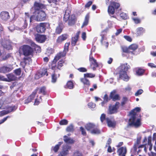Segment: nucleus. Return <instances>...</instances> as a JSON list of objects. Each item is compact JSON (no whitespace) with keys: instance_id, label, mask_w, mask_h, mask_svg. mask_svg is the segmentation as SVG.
Instances as JSON below:
<instances>
[{"instance_id":"f257e3e1","label":"nucleus","mask_w":156,"mask_h":156,"mask_svg":"<svg viewBox=\"0 0 156 156\" xmlns=\"http://www.w3.org/2000/svg\"><path fill=\"white\" fill-rule=\"evenodd\" d=\"M30 43V46L24 44L20 48L19 52L20 54L25 56H31L33 57L34 51H36V53L41 52V48L40 46L32 41Z\"/></svg>"},{"instance_id":"f03ea898","label":"nucleus","mask_w":156,"mask_h":156,"mask_svg":"<svg viewBox=\"0 0 156 156\" xmlns=\"http://www.w3.org/2000/svg\"><path fill=\"white\" fill-rule=\"evenodd\" d=\"M71 12L68 9V8L66 9L65 14L63 18V21L65 22L68 21V24L70 26H72L74 25L76 21V19L75 15L72 14L70 15Z\"/></svg>"},{"instance_id":"7ed1b4c3","label":"nucleus","mask_w":156,"mask_h":156,"mask_svg":"<svg viewBox=\"0 0 156 156\" xmlns=\"http://www.w3.org/2000/svg\"><path fill=\"white\" fill-rule=\"evenodd\" d=\"M120 6L119 3L113 0L110 1V5L108 7V12L111 17L116 18L115 16H113L115 12V10L119 9Z\"/></svg>"},{"instance_id":"20e7f679","label":"nucleus","mask_w":156,"mask_h":156,"mask_svg":"<svg viewBox=\"0 0 156 156\" xmlns=\"http://www.w3.org/2000/svg\"><path fill=\"white\" fill-rule=\"evenodd\" d=\"M131 117L129 119L128 124V127L129 126H134L137 128L141 125L140 119H137L136 115L130 114Z\"/></svg>"},{"instance_id":"39448f33","label":"nucleus","mask_w":156,"mask_h":156,"mask_svg":"<svg viewBox=\"0 0 156 156\" xmlns=\"http://www.w3.org/2000/svg\"><path fill=\"white\" fill-rule=\"evenodd\" d=\"M50 24L48 23H41L37 26L36 28L37 31L38 33H43L46 30V27H49Z\"/></svg>"},{"instance_id":"423d86ee","label":"nucleus","mask_w":156,"mask_h":156,"mask_svg":"<svg viewBox=\"0 0 156 156\" xmlns=\"http://www.w3.org/2000/svg\"><path fill=\"white\" fill-rule=\"evenodd\" d=\"M120 103L119 102H116L114 105H110L108 108L109 113L110 114L117 113L118 112Z\"/></svg>"},{"instance_id":"0eeeda50","label":"nucleus","mask_w":156,"mask_h":156,"mask_svg":"<svg viewBox=\"0 0 156 156\" xmlns=\"http://www.w3.org/2000/svg\"><path fill=\"white\" fill-rule=\"evenodd\" d=\"M36 13L37 14L36 17V19L37 21H43L46 19V14L44 11L40 10Z\"/></svg>"},{"instance_id":"6e6552de","label":"nucleus","mask_w":156,"mask_h":156,"mask_svg":"<svg viewBox=\"0 0 156 156\" xmlns=\"http://www.w3.org/2000/svg\"><path fill=\"white\" fill-rule=\"evenodd\" d=\"M34 12L36 13L39 11L41 10L42 9H45L46 8V5L42 3L35 2L34 5Z\"/></svg>"},{"instance_id":"1a4fd4ad","label":"nucleus","mask_w":156,"mask_h":156,"mask_svg":"<svg viewBox=\"0 0 156 156\" xmlns=\"http://www.w3.org/2000/svg\"><path fill=\"white\" fill-rule=\"evenodd\" d=\"M35 40L37 42L42 43L44 42L47 39L46 36L45 35L36 34L34 35Z\"/></svg>"},{"instance_id":"9d476101","label":"nucleus","mask_w":156,"mask_h":156,"mask_svg":"<svg viewBox=\"0 0 156 156\" xmlns=\"http://www.w3.org/2000/svg\"><path fill=\"white\" fill-rule=\"evenodd\" d=\"M89 61L90 63V66L93 70L96 69V68L99 66L98 63L96 60L93 57H90Z\"/></svg>"},{"instance_id":"9b49d317","label":"nucleus","mask_w":156,"mask_h":156,"mask_svg":"<svg viewBox=\"0 0 156 156\" xmlns=\"http://www.w3.org/2000/svg\"><path fill=\"white\" fill-rule=\"evenodd\" d=\"M64 28V26L63 23L60 22L58 23V25L56 27L55 34L56 35H59L62 32Z\"/></svg>"},{"instance_id":"f8f14e48","label":"nucleus","mask_w":156,"mask_h":156,"mask_svg":"<svg viewBox=\"0 0 156 156\" xmlns=\"http://www.w3.org/2000/svg\"><path fill=\"white\" fill-rule=\"evenodd\" d=\"M69 35L66 34H63L59 36L56 40L57 44H60L62 42L66 40L68 37Z\"/></svg>"},{"instance_id":"ddd939ff","label":"nucleus","mask_w":156,"mask_h":156,"mask_svg":"<svg viewBox=\"0 0 156 156\" xmlns=\"http://www.w3.org/2000/svg\"><path fill=\"white\" fill-rule=\"evenodd\" d=\"M119 74L120 78L126 81L129 80V77L127 75L126 72L123 71L122 70H120Z\"/></svg>"},{"instance_id":"4468645a","label":"nucleus","mask_w":156,"mask_h":156,"mask_svg":"<svg viewBox=\"0 0 156 156\" xmlns=\"http://www.w3.org/2000/svg\"><path fill=\"white\" fill-rule=\"evenodd\" d=\"M117 152L119 156H126L127 153V148L126 147H122L118 149Z\"/></svg>"},{"instance_id":"2eb2a0df","label":"nucleus","mask_w":156,"mask_h":156,"mask_svg":"<svg viewBox=\"0 0 156 156\" xmlns=\"http://www.w3.org/2000/svg\"><path fill=\"white\" fill-rule=\"evenodd\" d=\"M116 93V90H114L110 93L109 95L110 98L112 99L114 101L119 100L120 99V97L118 94H115Z\"/></svg>"},{"instance_id":"dca6fc26","label":"nucleus","mask_w":156,"mask_h":156,"mask_svg":"<svg viewBox=\"0 0 156 156\" xmlns=\"http://www.w3.org/2000/svg\"><path fill=\"white\" fill-rule=\"evenodd\" d=\"M38 74H39V75L38 76H40V77H41L43 76H44L46 75V76H48V72L47 71V69L45 68H43L42 69H41L40 70L38 73V74H36L35 75V77L36 79H38L40 77H37Z\"/></svg>"},{"instance_id":"f3484780","label":"nucleus","mask_w":156,"mask_h":156,"mask_svg":"<svg viewBox=\"0 0 156 156\" xmlns=\"http://www.w3.org/2000/svg\"><path fill=\"white\" fill-rule=\"evenodd\" d=\"M71 149V147L66 146L65 147L63 148L62 150L58 154V156H66L69 154V150Z\"/></svg>"},{"instance_id":"a211bd4d","label":"nucleus","mask_w":156,"mask_h":156,"mask_svg":"<svg viewBox=\"0 0 156 156\" xmlns=\"http://www.w3.org/2000/svg\"><path fill=\"white\" fill-rule=\"evenodd\" d=\"M80 33V31H78L75 37L72 38L71 44L72 46H74L76 45V42L78 41Z\"/></svg>"},{"instance_id":"6ab92c4d","label":"nucleus","mask_w":156,"mask_h":156,"mask_svg":"<svg viewBox=\"0 0 156 156\" xmlns=\"http://www.w3.org/2000/svg\"><path fill=\"white\" fill-rule=\"evenodd\" d=\"M106 120L108 126L109 127L114 128L116 125V122L115 121H112L108 118H106Z\"/></svg>"},{"instance_id":"aec40b11","label":"nucleus","mask_w":156,"mask_h":156,"mask_svg":"<svg viewBox=\"0 0 156 156\" xmlns=\"http://www.w3.org/2000/svg\"><path fill=\"white\" fill-rule=\"evenodd\" d=\"M9 13L7 12H2L0 14V17L2 20H6L10 18Z\"/></svg>"},{"instance_id":"412c9836","label":"nucleus","mask_w":156,"mask_h":156,"mask_svg":"<svg viewBox=\"0 0 156 156\" xmlns=\"http://www.w3.org/2000/svg\"><path fill=\"white\" fill-rule=\"evenodd\" d=\"M65 55V52H60L55 55L53 61L54 62H57L61 58L64 57Z\"/></svg>"},{"instance_id":"4be33fe9","label":"nucleus","mask_w":156,"mask_h":156,"mask_svg":"<svg viewBox=\"0 0 156 156\" xmlns=\"http://www.w3.org/2000/svg\"><path fill=\"white\" fill-rule=\"evenodd\" d=\"M57 72L53 71V73L51 75V82L53 83H55L56 82L58 78L60 76L59 73L56 74Z\"/></svg>"},{"instance_id":"5701e85b","label":"nucleus","mask_w":156,"mask_h":156,"mask_svg":"<svg viewBox=\"0 0 156 156\" xmlns=\"http://www.w3.org/2000/svg\"><path fill=\"white\" fill-rule=\"evenodd\" d=\"M7 77V82H10L15 80L17 78L12 73H9L6 75Z\"/></svg>"},{"instance_id":"b1692460","label":"nucleus","mask_w":156,"mask_h":156,"mask_svg":"<svg viewBox=\"0 0 156 156\" xmlns=\"http://www.w3.org/2000/svg\"><path fill=\"white\" fill-rule=\"evenodd\" d=\"M140 138H137L136 142L134 144L133 148L132 149L134 152L137 151L138 146L140 143Z\"/></svg>"},{"instance_id":"393cba45","label":"nucleus","mask_w":156,"mask_h":156,"mask_svg":"<svg viewBox=\"0 0 156 156\" xmlns=\"http://www.w3.org/2000/svg\"><path fill=\"white\" fill-rule=\"evenodd\" d=\"M12 69L9 67L3 66L0 68V72L1 73H5L10 71Z\"/></svg>"},{"instance_id":"a878e982","label":"nucleus","mask_w":156,"mask_h":156,"mask_svg":"<svg viewBox=\"0 0 156 156\" xmlns=\"http://www.w3.org/2000/svg\"><path fill=\"white\" fill-rule=\"evenodd\" d=\"M96 125L91 123H89L87 124L85 126V127L87 131L92 130L94 128Z\"/></svg>"},{"instance_id":"bb28decb","label":"nucleus","mask_w":156,"mask_h":156,"mask_svg":"<svg viewBox=\"0 0 156 156\" xmlns=\"http://www.w3.org/2000/svg\"><path fill=\"white\" fill-rule=\"evenodd\" d=\"M129 47L130 52L133 54V52L137 49L138 48V45L136 44H133L129 45Z\"/></svg>"},{"instance_id":"cd10ccee","label":"nucleus","mask_w":156,"mask_h":156,"mask_svg":"<svg viewBox=\"0 0 156 156\" xmlns=\"http://www.w3.org/2000/svg\"><path fill=\"white\" fill-rule=\"evenodd\" d=\"M74 87V86L73 81L72 80H69L67 82L65 87L66 88L71 89H73Z\"/></svg>"},{"instance_id":"c85d7f7f","label":"nucleus","mask_w":156,"mask_h":156,"mask_svg":"<svg viewBox=\"0 0 156 156\" xmlns=\"http://www.w3.org/2000/svg\"><path fill=\"white\" fill-rule=\"evenodd\" d=\"M89 19V16L88 14L86 15L85 17L84 21L81 26V28L87 26L88 24Z\"/></svg>"},{"instance_id":"c756f323","label":"nucleus","mask_w":156,"mask_h":156,"mask_svg":"<svg viewBox=\"0 0 156 156\" xmlns=\"http://www.w3.org/2000/svg\"><path fill=\"white\" fill-rule=\"evenodd\" d=\"M32 62L31 57H24L23 58V61L21 62L22 63H24V66L27 64L29 65L30 62Z\"/></svg>"},{"instance_id":"7c9ffc66","label":"nucleus","mask_w":156,"mask_h":156,"mask_svg":"<svg viewBox=\"0 0 156 156\" xmlns=\"http://www.w3.org/2000/svg\"><path fill=\"white\" fill-rule=\"evenodd\" d=\"M120 67V70H122L123 71L127 72L128 69H130V67L129 65H128L127 63H126L121 65Z\"/></svg>"},{"instance_id":"2f4dec72","label":"nucleus","mask_w":156,"mask_h":156,"mask_svg":"<svg viewBox=\"0 0 156 156\" xmlns=\"http://www.w3.org/2000/svg\"><path fill=\"white\" fill-rule=\"evenodd\" d=\"M145 32L144 29L142 27L138 28L136 29V34L137 36L142 35Z\"/></svg>"},{"instance_id":"473e14b6","label":"nucleus","mask_w":156,"mask_h":156,"mask_svg":"<svg viewBox=\"0 0 156 156\" xmlns=\"http://www.w3.org/2000/svg\"><path fill=\"white\" fill-rule=\"evenodd\" d=\"M65 63V61L63 59L60 60L58 62L57 65V69L59 70H61V68L63 66Z\"/></svg>"},{"instance_id":"72a5a7b5","label":"nucleus","mask_w":156,"mask_h":156,"mask_svg":"<svg viewBox=\"0 0 156 156\" xmlns=\"http://www.w3.org/2000/svg\"><path fill=\"white\" fill-rule=\"evenodd\" d=\"M80 81L84 85L89 86L90 85V83L89 80L86 78H82L80 79Z\"/></svg>"},{"instance_id":"f704fd0d","label":"nucleus","mask_w":156,"mask_h":156,"mask_svg":"<svg viewBox=\"0 0 156 156\" xmlns=\"http://www.w3.org/2000/svg\"><path fill=\"white\" fill-rule=\"evenodd\" d=\"M91 133L92 134H98L101 133V131L98 127L96 126L91 131Z\"/></svg>"},{"instance_id":"c9c22d12","label":"nucleus","mask_w":156,"mask_h":156,"mask_svg":"<svg viewBox=\"0 0 156 156\" xmlns=\"http://www.w3.org/2000/svg\"><path fill=\"white\" fill-rule=\"evenodd\" d=\"M63 140L66 143L73 144L74 143V141L73 139H71L70 138H69L66 136H64Z\"/></svg>"},{"instance_id":"e433bc0d","label":"nucleus","mask_w":156,"mask_h":156,"mask_svg":"<svg viewBox=\"0 0 156 156\" xmlns=\"http://www.w3.org/2000/svg\"><path fill=\"white\" fill-rule=\"evenodd\" d=\"M137 69L136 70V74L139 76L142 75L145 72V70L144 69L138 68H137Z\"/></svg>"},{"instance_id":"4c0bfd02","label":"nucleus","mask_w":156,"mask_h":156,"mask_svg":"<svg viewBox=\"0 0 156 156\" xmlns=\"http://www.w3.org/2000/svg\"><path fill=\"white\" fill-rule=\"evenodd\" d=\"M141 108L140 107H136L132 110L130 113V114L136 115L137 112H140V111Z\"/></svg>"},{"instance_id":"58836bf2","label":"nucleus","mask_w":156,"mask_h":156,"mask_svg":"<svg viewBox=\"0 0 156 156\" xmlns=\"http://www.w3.org/2000/svg\"><path fill=\"white\" fill-rule=\"evenodd\" d=\"M63 142H59L58 143V144L55 145L53 148V151L55 153L58 152V150L59 149V147L61 145L63 144Z\"/></svg>"},{"instance_id":"ea45409f","label":"nucleus","mask_w":156,"mask_h":156,"mask_svg":"<svg viewBox=\"0 0 156 156\" xmlns=\"http://www.w3.org/2000/svg\"><path fill=\"white\" fill-rule=\"evenodd\" d=\"M39 91L38 93L39 94H42L44 95H45L46 94L47 92L46 90V87L45 86H43L39 88L38 90Z\"/></svg>"},{"instance_id":"a19ab883","label":"nucleus","mask_w":156,"mask_h":156,"mask_svg":"<svg viewBox=\"0 0 156 156\" xmlns=\"http://www.w3.org/2000/svg\"><path fill=\"white\" fill-rule=\"evenodd\" d=\"M56 62H54V61H53L51 63L49 66L50 68L53 70H54V71L57 72L58 69H57V66L56 64Z\"/></svg>"},{"instance_id":"79ce46f5","label":"nucleus","mask_w":156,"mask_h":156,"mask_svg":"<svg viewBox=\"0 0 156 156\" xmlns=\"http://www.w3.org/2000/svg\"><path fill=\"white\" fill-rule=\"evenodd\" d=\"M39 89V88L38 87H37L33 92L29 96V97L30 98V99H31L32 101L34 98Z\"/></svg>"},{"instance_id":"37998d69","label":"nucleus","mask_w":156,"mask_h":156,"mask_svg":"<svg viewBox=\"0 0 156 156\" xmlns=\"http://www.w3.org/2000/svg\"><path fill=\"white\" fill-rule=\"evenodd\" d=\"M70 44V43L66 42L65 44L64 48V50L62 52H64L65 53V55H66V53L68 51L69 46Z\"/></svg>"},{"instance_id":"c03bdc74","label":"nucleus","mask_w":156,"mask_h":156,"mask_svg":"<svg viewBox=\"0 0 156 156\" xmlns=\"http://www.w3.org/2000/svg\"><path fill=\"white\" fill-rule=\"evenodd\" d=\"M95 76V74L90 73H87L84 74V78H94Z\"/></svg>"},{"instance_id":"a18cd8bd","label":"nucleus","mask_w":156,"mask_h":156,"mask_svg":"<svg viewBox=\"0 0 156 156\" xmlns=\"http://www.w3.org/2000/svg\"><path fill=\"white\" fill-rule=\"evenodd\" d=\"M128 98L126 97H123L122 99V101L121 102V105L123 106L128 101Z\"/></svg>"},{"instance_id":"49530a36","label":"nucleus","mask_w":156,"mask_h":156,"mask_svg":"<svg viewBox=\"0 0 156 156\" xmlns=\"http://www.w3.org/2000/svg\"><path fill=\"white\" fill-rule=\"evenodd\" d=\"M16 108L15 106H9L7 108V111L8 112V113L13 111H14L16 110Z\"/></svg>"},{"instance_id":"de8ad7c7","label":"nucleus","mask_w":156,"mask_h":156,"mask_svg":"<svg viewBox=\"0 0 156 156\" xmlns=\"http://www.w3.org/2000/svg\"><path fill=\"white\" fill-rule=\"evenodd\" d=\"M122 49L123 52H124L126 53H130L129 46L128 47L126 46H122Z\"/></svg>"},{"instance_id":"09e8293b","label":"nucleus","mask_w":156,"mask_h":156,"mask_svg":"<svg viewBox=\"0 0 156 156\" xmlns=\"http://www.w3.org/2000/svg\"><path fill=\"white\" fill-rule=\"evenodd\" d=\"M66 130L68 132H71L73 131V126L72 124H70L67 126Z\"/></svg>"},{"instance_id":"8fccbe9b","label":"nucleus","mask_w":156,"mask_h":156,"mask_svg":"<svg viewBox=\"0 0 156 156\" xmlns=\"http://www.w3.org/2000/svg\"><path fill=\"white\" fill-rule=\"evenodd\" d=\"M120 16L121 17V18H122L123 20H126L128 18V16L124 12L121 13L120 14Z\"/></svg>"},{"instance_id":"3c124183","label":"nucleus","mask_w":156,"mask_h":156,"mask_svg":"<svg viewBox=\"0 0 156 156\" xmlns=\"http://www.w3.org/2000/svg\"><path fill=\"white\" fill-rule=\"evenodd\" d=\"M14 73L17 76H20L21 73V70L20 68L16 69L14 70Z\"/></svg>"},{"instance_id":"603ef678","label":"nucleus","mask_w":156,"mask_h":156,"mask_svg":"<svg viewBox=\"0 0 156 156\" xmlns=\"http://www.w3.org/2000/svg\"><path fill=\"white\" fill-rule=\"evenodd\" d=\"M68 123V121L66 119L61 120L59 122V124L61 125H67Z\"/></svg>"},{"instance_id":"864d4df0","label":"nucleus","mask_w":156,"mask_h":156,"mask_svg":"<svg viewBox=\"0 0 156 156\" xmlns=\"http://www.w3.org/2000/svg\"><path fill=\"white\" fill-rule=\"evenodd\" d=\"M11 56V54H8L5 56H3L2 57V59L3 60H5L9 58Z\"/></svg>"},{"instance_id":"5fc2aeb1","label":"nucleus","mask_w":156,"mask_h":156,"mask_svg":"<svg viewBox=\"0 0 156 156\" xmlns=\"http://www.w3.org/2000/svg\"><path fill=\"white\" fill-rule=\"evenodd\" d=\"M93 2L91 1H89L85 5V8H89L91 5L92 4Z\"/></svg>"},{"instance_id":"6e6d98bb","label":"nucleus","mask_w":156,"mask_h":156,"mask_svg":"<svg viewBox=\"0 0 156 156\" xmlns=\"http://www.w3.org/2000/svg\"><path fill=\"white\" fill-rule=\"evenodd\" d=\"M80 129L81 132L83 136H86L87 135V133L85 129L82 126L80 127Z\"/></svg>"},{"instance_id":"4d7b16f0","label":"nucleus","mask_w":156,"mask_h":156,"mask_svg":"<svg viewBox=\"0 0 156 156\" xmlns=\"http://www.w3.org/2000/svg\"><path fill=\"white\" fill-rule=\"evenodd\" d=\"M77 70L81 72H87V69L84 67H80L77 69Z\"/></svg>"},{"instance_id":"13d9d810","label":"nucleus","mask_w":156,"mask_h":156,"mask_svg":"<svg viewBox=\"0 0 156 156\" xmlns=\"http://www.w3.org/2000/svg\"><path fill=\"white\" fill-rule=\"evenodd\" d=\"M95 104L92 102H90L88 104V106L89 108H94L95 107Z\"/></svg>"},{"instance_id":"bf43d9fd","label":"nucleus","mask_w":156,"mask_h":156,"mask_svg":"<svg viewBox=\"0 0 156 156\" xmlns=\"http://www.w3.org/2000/svg\"><path fill=\"white\" fill-rule=\"evenodd\" d=\"M8 113L7 110H2L0 112V116H2L4 115L7 114Z\"/></svg>"},{"instance_id":"052dcab7","label":"nucleus","mask_w":156,"mask_h":156,"mask_svg":"<svg viewBox=\"0 0 156 156\" xmlns=\"http://www.w3.org/2000/svg\"><path fill=\"white\" fill-rule=\"evenodd\" d=\"M124 37L128 41L131 42L132 41V39L129 36L125 35L124 36Z\"/></svg>"},{"instance_id":"680f3d73","label":"nucleus","mask_w":156,"mask_h":156,"mask_svg":"<svg viewBox=\"0 0 156 156\" xmlns=\"http://www.w3.org/2000/svg\"><path fill=\"white\" fill-rule=\"evenodd\" d=\"M143 91L142 89H139L138 90L137 92L135 93V96H138L139 95H140L142 93Z\"/></svg>"},{"instance_id":"e2e57ef3","label":"nucleus","mask_w":156,"mask_h":156,"mask_svg":"<svg viewBox=\"0 0 156 156\" xmlns=\"http://www.w3.org/2000/svg\"><path fill=\"white\" fill-rule=\"evenodd\" d=\"M106 115L104 114H102L101 115L100 117V120L102 122H103L104 120L106 119Z\"/></svg>"},{"instance_id":"0e129e2a","label":"nucleus","mask_w":156,"mask_h":156,"mask_svg":"<svg viewBox=\"0 0 156 156\" xmlns=\"http://www.w3.org/2000/svg\"><path fill=\"white\" fill-rule=\"evenodd\" d=\"M73 156H82V155L79 151H76L74 153Z\"/></svg>"},{"instance_id":"69168bd1","label":"nucleus","mask_w":156,"mask_h":156,"mask_svg":"<svg viewBox=\"0 0 156 156\" xmlns=\"http://www.w3.org/2000/svg\"><path fill=\"white\" fill-rule=\"evenodd\" d=\"M23 24L22 26L23 28H26L27 26V21L26 20H24L23 19Z\"/></svg>"},{"instance_id":"338daca9","label":"nucleus","mask_w":156,"mask_h":156,"mask_svg":"<svg viewBox=\"0 0 156 156\" xmlns=\"http://www.w3.org/2000/svg\"><path fill=\"white\" fill-rule=\"evenodd\" d=\"M82 39L83 41H85L86 38V33L85 32H82L81 35Z\"/></svg>"},{"instance_id":"774afa93","label":"nucleus","mask_w":156,"mask_h":156,"mask_svg":"<svg viewBox=\"0 0 156 156\" xmlns=\"http://www.w3.org/2000/svg\"><path fill=\"white\" fill-rule=\"evenodd\" d=\"M148 144L150 145L151 147L152 146V144H151V136H148Z\"/></svg>"}]
</instances>
